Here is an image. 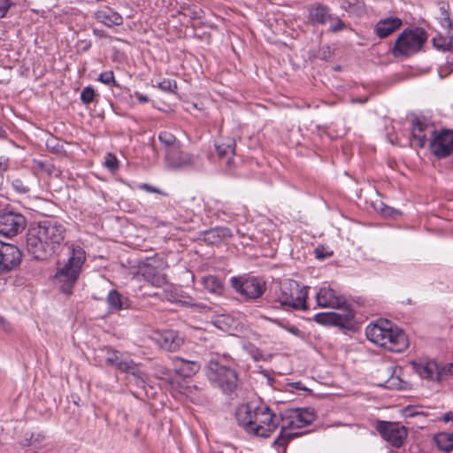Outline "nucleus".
<instances>
[{
  "label": "nucleus",
  "instance_id": "25",
  "mask_svg": "<svg viewBox=\"0 0 453 453\" xmlns=\"http://www.w3.org/2000/svg\"><path fill=\"white\" fill-rule=\"evenodd\" d=\"M189 161L188 156L180 151V145L165 152V162L173 169L182 167L188 165Z\"/></svg>",
  "mask_w": 453,
  "mask_h": 453
},
{
  "label": "nucleus",
  "instance_id": "32",
  "mask_svg": "<svg viewBox=\"0 0 453 453\" xmlns=\"http://www.w3.org/2000/svg\"><path fill=\"white\" fill-rule=\"evenodd\" d=\"M177 361L180 363L179 371L184 377H190L200 369V365L196 361H189L180 357Z\"/></svg>",
  "mask_w": 453,
  "mask_h": 453
},
{
  "label": "nucleus",
  "instance_id": "21",
  "mask_svg": "<svg viewBox=\"0 0 453 453\" xmlns=\"http://www.w3.org/2000/svg\"><path fill=\"white\" fill-rule=\"evenodd\" d=\"M398 368L391 365H385L380 370L379 372L383 374V377H387L388 379L384 380L383 383H380V386H384L389 389H401L403 387V381L399 378L398 375H395Z\"/></svg>",
  "mask_w": 453,
  "mask_h": 453
},
{
  "label": "nucleus",
  "instance_id": "14",
  "mask_svg": "<svg viewBox=\"0 0 453 453\" xmlns=\"http://www.w3.org/2000/svg\"><path fill=\"white\" fill-rule=\"evenodd\" d=\"M21 257L17 246L0 241V272H10L18 267Z\"/></svg>",
  "mask_w": 453,
  "mask_h": 453
},
{
  "label": "nucleus",
  "instance_id": "47",
  "mask_svg": "<svg viewBox=\"0 0 453 453\" xmlns=\"http://www.w3.org/2000/svg\"><path fill=\"white\" fill-rule=\"evenodd\" d=\"M9 167V160L4 157H0V175L5 173Z\"/></svg>",
  "mask_w": 453,
  "mask_h": 453
},
{
  "label": "nucleus",
  "instance_id": "27",
  "mask_svg": "<svg viewBox=\"0 0 453 453\" xmlns=\"http://www.w3.org/2000/svg\"><path fill=\"white\" fill-rule=\"evenodd\" d=\"M142 275L144 280L152 286L161 287L166 282L165 274L161 273L156 267L146 265L141 268Z\"/></svg>",
  "mask_w": 453,
  "mask_h": 453
},
{
  "label": "nucleus",
  "instance_id": "23",
  "mask_svg": "<svg viewBox=\"0 0 453 453\" xmlns=\"http://www.w3.org/2000/svg\"><path fill=\"white\" fill-rule=\"evenodd\" d=\"M402 25L403 21L399 18H386L378 21L375 26V34L380 38H385L399 29Z\"/></svg>",
  "mask_w": 453,
  "mask_h": 453
},
{
  "label": "nucleus",
  "instance_id": "6",
  "mask_svg": "<svg viewBox=\"0 0 453 453\" xmlns=\"http://www.w3.org/2000/svg\"><path fill=\"white\" fill-rule=\"evenodd\" d=\"M427 40L426 32L421 27L404 29L396 38L392 54L396 57H411L418 52Z\"/></svg>",
  "mask_w": 453,
  "mask_h": 453
},
{
  "label": "nucleus",
  "instance_id": "40",
  "mask_svg": "<svg viewBox=\"0 0 453 453\" xmlns=\"http://www.w3.org/2000/svg\"><path fill=\"white\" fill-rule=\"evenodd\" d=\"M214 149L219 157H223L226 154V144L224 138L220 135L214 142Z\"/></svg>",
  "mask_w": 453,
  "mask_h": 453
},
{
  "label": "nucleus",
  "instance_id": "30",
  "mask_svg": "<svg viewBox=\"0 0 453 453\" xmlns=\"http://www.w3.org/2000/svg\"><path fill=\"white\" fill-rule=\"evenodd\" d=\"M434 440L439 449L445 452H450L453 449V433H438Z\"/></svg>",
  "mask_w": 453,
  "mask_h": 453
},
{
  "label": "nucleus",
  "instance_id": "11",
  "mask_svg": "<svg viewBox=\"0 0 453 453\" xmlns=\"http://www.w3.org/2000/svg\"><path fill=\"white\" fill-rule=\"evenodd\" d=\"M432 153L438 157H445L453 152V131L449 129L434 130L429 142Z\"/></svg>",
  "mask_w": 453,
  "mask_h": 453
},
{
  "label": "nucleus",
  "instance_id": "48",
  "mask_svg": "<svg viewBox=\"0 0 453 453\" xmlns=\"http://www.w3.org/2000/svg\"><path fill=\"white\" fill-rule=\"evenodd\" d=\"M377 211H380L385 216H391L394 210L392 208L384 206L382 203H380V207H376Z\"/></svg>",
  "mask_w": 453,
  "mask_h": 453
},
{
  "label": "nucleus",
  "instance_id": "3",
  "mask_svg": "<svg viewBox=\"0 0 453 453\" xmlns=\"http://www.w3.org/2000/svg\"><path fill=\"white\" fill-rule=\"evenodd\" d=\"M365 335L370 342L388 351L403 352L409 347V340L403 330L387 319L369 324Z\"/></svg>",
  "mask_w": 453,
  "mask_h": 453
},
{
  "label": "nucleus",
  "instance_id": "19",
  "mask_svg": "<svg viewBox=\"0 0 453 453\" xmlns=\"http://www.w3.org/2000/svg\"><path fill=\"white\" fill-rule=\"evenodd\" d=\"M434 130L432 125L423 123L418 119H414L412 122L411 134L413 140L417 142L420 148L425 147L427 142H430Z\"/></svg>",
  "mask_w": 453,
  "mask_h": 453
},
{
  "label": "nucleus",
  "instance_id": "41",
  "mask_svg": "<svg viewBox=\"0 0 453 453\" xmlns=\"http://www.w3.org/2000/svg\"><path fill=\"white\" fill-rule=\"evenodd\" d=\"M211 322L215 326L221 330H225L226 326V317L225 314H217L211 318Z\"/></svg>",
  "mask_w": 453,
  "mask_h": 453
},
{
  "label": "nucleus",
  "instance_id": "22",
  "mask_svg": "<svg viewBox=\"0 0 453 453\" xmlns=\"http://www.w3.org/2000/svg\"><path fill=\"white\" fill-rule=\"evenodd\" d=\"M309 20L312 24L324 25L330 19L331 10L326 5L316 3L308 8Z\"/></svg>",
  "mask_w": 453,
  "mask_h": 453
},
{
  "label": "nucleus",
  "instance_id": "42",
  "mask_svg": "<svg viewBox=\"0 0 453 453\" xmlns=\"http://www.w3.org/2000/svg\"><path fill=\"white\" fill-rule=\"evenodd\" d=\"M158 88L165 92H172L173 91V88H176V82L172 81L169 79H165L161 82L158 83Z\"/></svg>",
  "mask_w": 453,
  "mask_h": 453
},
{
  "label": "nucleus",
  "instance_id": "15",
  "mask_svg": "<svg viewBox=\"0 0 453 453\" xmlns=\"http://www.w3.org/2000/svg\"><path fill=\"white\" fill-rule=\"evenodd\" d=\"M354 313L351 310L340 312H320L314 316V320L320 325H333L341 327L350 326Z\"/></svg>",
  "mask_w": 453,
  "mask_h": 453
},
{
  "label": "nucleus",
  "instance_id": "2",
  "mask_svg": "<svg viewBox=\"0 0 453 453\" xmlns=\"http://www.w3.org/2000/svg\"><path fill=\"white\" fill-rule=\"evenodd\" d=\"M235 419L248 434L267 438L280 425V417L264 403L249 402L239 405Z\"/></svg>",
  "mask_w": 453,
  "mask_h": 453
},
{
  "label": "nucleus",
  "instance_id": "1",
  "mask_svg": "<svg viewBox=\"0 0 453 453\" xmlns=\"http://www.w3.org/2000/svg\"><path fill=\"white\" fill-rule=\"evenodd\" d=\"M66 229L55 219L40 221L27 234V250L35 259L44 260L58 254L65 245Z\"/></svg>",
  "mask_w": 453,
  "mask_h": 453
},
{
  "label": "nucleus",
  "instance_id": "49",
  "mask_svg": "<svg viewBox=\"0 0 453 453\" xmlns=\"http://www.w3.org/2000/svg\"><path fill=\"white\" fill-rule=\"evenodd\" d=\"M444 375H451L453 377V363L442 366V377Z\"/></svg>",
  "mask_w": 453,
  "mask_h": 453
},
{
  "label": "nucleus",
  "instance_id": "9",
  "mask_svg": "<svg viewBox=\"0 0 453 453\" xmlns=\"http://www.w3.org/2000/svg\"><path fill=\"white\" fill-rule=\"evenodd\" d=\"M375 427L380 436L395 448L402 447L408 435L406 427L400 423L379 420Z\"/></svg>",
  "mask_w": 453,
  "mask_h": 453
},
{
  "label": "nucleus",
  "instance_id": "29",
  "mask_svg": "<svg viewBox=\"0 0 453 453\" xmlns=\"http://www.w3.org/2000/svg\"><path fill=\"white\" fill-rule=\"evenodd\" d=\"M436 19H438L441 26L447 31L452 29L453 21L450 18L449 5L447 3L441 2L439 4L438 12L436 13Z\"/></svg>",
  "mask_w": 453,
  "mask_h": 453
},
{
  "label": "nucleus",
  "instance_id": "28",
  "mask_svg": "<svg viewBox=\"0 0 453 453\" xmlns=\"http://www.w3.org/2000/svg\"><path fill=\"white\" fill-rule=\"evenodd\" d=\"M107 303L111 311L125 310L130 306L129 299L114 289L109 292Z\"/></svg>",
  "mask_w": 453,
  "mask_h": 453
},
{
  "label": "nucleus",
  "instance_id": "10",
  "mask_svg": "<svg viewBox=\"0 0 453 453\" xmlns=\"http://www.w3.org/2000/svg\"><path fill=\"white\" fill-rule=\"evenodd\" d=\"M27 220L23 215L12 211H0V234L14 236L25 229Z\"/></svg>",
  "mask_w": 453,
  "mask_h": 453
},
{
  "label": "nucleus",
  "instance_id": "5",
  "mask_svg": "<svg viewBox=\"0 0 453 453\" xmlns=\"http://www.w3.org/2000/svg\"><path fill=\"white\" fill-rule=\"evenodd\" d=\"M70 257L67 263L58 269L54 276L55 285L65 294H71L86 259L84 250L80 247H68Z\"/></svg>",
  "mask_w": 453,
  "mask_h": 453
},
{
  "label": "nucleus",
  "instance_id": "53",
  "mask_svg": "<svg viewBox=\"0 0 453 453\" xmlns=\"http://www.w3.org/2000/svg\"><path fill=\"white\" fill-rule=\"evenodd\" d=\"M211 453H224L222 450H216L215 449H211Z\"/></svg>",
  "mask_w": 453,
  "mask_h": 453
},
{
  "label": "nucleus",
  "instance_id": "52",
  "mask_svg": "<svg viewBox=\"0 0 453 453\" xmlns=\"http://www.w3.org/2000/svg\"><path fill=\"white\" fill-rule=\"evenodd\" d=\"M292 386L293 388H295L296 389H298V390H307V388L303 385V383L301 381H296V382H294L292 383Z\"/></svg>",
  "mask_w": 453,
  "mask_h": 453
},
{
  "label": "nucleus",
  "instance_id": "44",
  "mask_svg": "<svg viewBox=\"0 0 453 453\" xmlns=\"http://www.w3.org/2000/svg\"><path fill=\"white\" fill-rule=\"evenodd\" d=\"M15 4L12 0H3L0 3V19L4 18L11 7Z\"/></svg>",
  "mask_w": 453,
  "mask_h": 453
},
{
  "label": "nucleus",
  "instance_id": "54",
  "mask_svg": "<svg viewBox=\"0 0 453 453\" xmlns=\"http://www.w3.org/2000/svg\"><path fill=\"white\" fill-rule=\"evenodd\" d=\"M223 131V124H221V127H220V129H219V133H222Z\"/></svg>",
  "mask_w": 453,
  "mask_h": 453
},
{
  "label": "nucleus",
  "instance_id": "35",
  "mask_svg": "<svg viewBox=\"0 0 453 453\" xmlns=\"http://www.w3.org/2000/svg\"><path fill=\"white\" fill-rule=\"evenodd\" d=\"M327 22L330 23L329 30L332 33L342 31L347 27V25L338 16L334 14L330 15Z\"/></svg>",
  "mask_w": 453,
  "mask_h": 453
},
{
  "label": "nucleus",
  "instance_id": "8",
  "mask_svg": "<svg viewBox=\"0 0 453 453\" xmlns=\"http://www.w3.org/2000/svg\"><path fill=\"white\" fill-rule=\"evenodd\" d=\"M233 288L246 300H253L260 297L265 291V282L259 278H237L231 279Z\"/></svg>",
  "mask_w": 453,
  "mask_h": 453
},
{
  "label": "nucleus",
  "instance_id": "50",
  "mask_svg": "<svg viewBox=\"0 0 453 453\" xmlns=\"http://www.w3.org/2000/svg\"><path fill=\"white\" fill-rule=\"evenodd\" d=\"M93 33L95 35L98 36V37H107V38H110V39H112L111 36H109L107 35L104 31L103 30H100V29H97V28H94L93 29Z\"/></svg>",
  "mask_w": 453,
  "mask_h": 453
},
{
  "label": "nucleus",
  "instance_id": "38",
  "mask_svg": "<svg viewBox=\"0 0 453 453\" xmlns=\"http://www.w3.org/2000/svg\"><path fill=\"white\" fill-rule=\"evenodd\" d=\"M362 8L363 2L361 0H346L344 3V9L349 13L357 12Z\"/></svg>",
  "mask_w": 453,
  "mask_h": 453
},
{
  "label": "nucleus",
  "instance_id": "7",
  "mask_svg": "<svg viewBox=\"0 0 453 453\" xmlns=\"http://www.w3.org/2000/svg\"><path fill=\"white\" fill-rule=\"evenodd\" d=\"M308 288L294 280H285L280 284L276 301L284 308L306 310Z\"/></svg>",
  "mask_w": 453,
  "mask_h": 453
},
{
  "label": "nucleus",
  "instance_id": "4",
  "mask_svg": "<svg viewBox=\"0 0 453 453\" xmlns=\"http://www.w3.org/2000/svg\"><path fill=\"white\" fill-rule=\"evenodd\" d=\"M315 417L313 410L308 408L286 411L284 415L280 418V421L282 422L281 431L274 440L273 445L285 448L292 439L300 435L298 433H290L288 430L304 427L311 424L315 420Z\"/></svg>",
  "mask_w": 453,
  "mask_h": 453
},
{
  "label": "nucleus",
  "instance_id": "31",
  "mask_svg": "<svg viewBox=\"0 0 453 453\" xmlns=\"http://www.w3.org/2000/svg\"><path fill=\"white\" fill-rule=\"evenodd\" d=\"M204 288L211 293L221 295L224 291V283L215 275H209L203 278Z\"/></svg>",
  "mask_w": 453,
  "mask_h": 453
},
{
  "label": "nucleus",
  "instance_id": "24",
  "mask_svg": "<svg viewBox=\"0 0 453 453\" xmlns=\"http://www.w3.org/2000/svg\"><path fill=\"white\" fill-rule=\"evenodd\" d=\"M95 18L107 27L119 26L123 23L122 16L111 8L97 11L95 13Z\"/></svg>",
  "mask_w": 453,
  "mask_h": 453
},
{
  "label": "nucleus",
  "instance_id": "33",
  "mask_svg": "<svg viewBox=\"0 0 453 453\" xmlns=\"http://www.w3.org/2000/svg\"><path fill=\"white\" fill-rule=\"evenodd\" d=\"M158 140L164 146L165 153L171 150L177 148L180 145V142L176 139L175 135L168 131H162L158 134Z\"/></svg>",
  "mask_w": 453,
  "mask_h": 453
},
{
  "label": "nucleus",
  "instance_id": "37",
  "mask_svg": "<svg viewBox=\"0 0 453 453\" xmlns=\"http://www.w3.org/2000/svg\"><path fill=\"white\" fill-rule=\"evenodd\" d=\"M106 168L111 173L116 172L119 169V161L117 157L112 153H107L104 157V163Z\"/></svg>",
  "mask_w": 453,
  "mask_h": 453
},
{
  "label": "nucleus",
  "instance_id": "26",
  "mask_svg": "<svg viewBox=\"0 0 453 453\" xmlns=\"http://www.w3.org/2000/svg\"><path fill=\"white\" fill-rule=\"evenodd\" d=\"M101 351L104 354L105 362L108 365L116 366L118 370H127L129 368L119 351L111 347H104Z\"/></svg>",
  "mask_w": 453,
  "mask_h": 453
},
{
  "label": "nucleus",
  "instance_id": "34",
  "mask_svg": "<svg viewBox=\"0 0 453 453\" xmlns=\"http://www.w3.org/2000/svg\"><path fill=\"white\" fill-rule=\"evenodd\" d=\"M126 363H127L129 368L127 370H120L123 372H127L134 376L136 380L137 385H142L144 383V380L142 378V373L139 370L137 365L132 359H126Z\"/></svg>",
  "mask_w": 453,
  "mask_h": 453
},
{
  "label": "nucleus",
  "instance_id": "51",
  "mask_svg": "<svg viewBox=\"0 0 453 453\" xmlns=\"http://www.w3.org/2000/svg\"><path fill=\"white\" fill-rule=\"evenodd\" d=\"M135 96L140 103H147L149 101V97L145 95L135 93Z\"/></svg>",
  "mask_w": 453,
  "mask_h": 453
},
{
  "label": "nucleus",
  "instance_id": "39",
  "mask_svg": "<svg viewBox=\"0 0 453 453\" xmlns=\"http://www.w3.org/2000/svg\"><path fill=\"white\" fill-rule=\"evenodd\" d=\"M98 81L106 85L112 84L113 86H116V87L119 86V84L115 81L114 74H113L112 71H107V72L102 73L98 77Z\"/></svg>",
  "mask_w": 453,
  "mask_h": 453
},
{
  "label": "nucleus",
  "instance_id": "12",
  "mask_svg": "<svg viewBox=\"0 0 453 453\" xmlns=\"http://www.w3.org/2000/svg\"><path fill=\"white\" fill-rule=\"evenodd\" d=\"M206 373L209 380L215 387L221 388L223 392L226 391V357L225 356L211 357L207 365Z\"/></svg>",
  "mask_w": 453,
  "mask_h": 453
},
{
  "label": "nucleus",
  "instance_id": "18",
  "mask_svg": "<svg viewBox=\"0 0 453 453\" xmlns=\"http://www.w3.org/2000/svg\"><path fill=\"white\" fill-rule=\"evenodd\" d=\"M154 339L161 349L171 352L179 349L183 342L178 332L173 330L156 333Z\"/></svg>",
  "mask_w": 453,
  "mask_h": 453
},
{
  "label": "nucleus",
  "instance_id": "36",
  "mask_svg": "<svg viewBox=\"0 0 453 453\" xmlns=\"http://www.w3.org/2000/svg\"><path fill=\"white\" fill-rule=\"evenodd\" d=\"M96 93L91 86L85 87L81 93V100L82 104L88 105L94 102Z\"/></svg>",
  "mask_w": 453,
  "mask_h": 453
},
{
  "label": "nucleus",
  "instance_id": "16",
  "mask_svg": "<svg viewBox=\"0 0 453 453\" xmlns=\"http://www.w3.org/2000/svg\"><path fill=\"white\" fill-rule=\"evenodd\" d=\"M413 370L423 379L431 380H441L442 379V366H440L435 361H413L411 362Z\"/></svg>",
  "mask_w": 453,
  "mask_h": 453
},
{
  "label": "nucleus",
  "instance_id": "13",
  "mask_svg": "<svg viewBox=\"0 0 453 453\" xmlns=\"http://www.w3.org/2000/svg\"><path fill=\"white\" fill-rule=\"evenodd\" d=\"M8 181L15 193L27 196H30L39 183L37 177L31 172L12 173L8 176Z\"/></svg>",
  "mask_w": 453,
  "mask_h": 453
},
{
  "label": "nucleus",
  "instance_id": "43",
  "mask_svg": "<svg viewBox=\"0 0 453 453\" xmlns=\"http://www.w3.org/2000/svg\"><path fill=\"white\" fill-rule=\"evenodd\" d=\"M190 306L193 308L194 311H198L201 313H207L211 311H212V307L204 303H193L190 304Z\"/></svg>",
  "mask_w": 453,
  "mask_h": 453
},
{
  "label": "nucleus",
  "instance_id": "45",
  "mask_svg": "<svg viewBox=\"0 0 453 453\" xmlns=\"http://www.w3.org/2000/svg\"><path fill=\"white\" fill-rule=\"evenodd\" d=\"M316 257L323 260L325 258L330 257L333 255L332 251H326L324 247H318L315 249Z\"/></svg>",
  "mask_w": 453,
  "mask_h": 453
},
{
  "label": "nucleus",
  "instance_id": "46",
  "mask_svg": "<svg viewBox=\"0 0 453 453\" xmlns=\"http://www.w3.org/2000/svg\"><path fill=\"white\" fill-rule=\"evenodd\" d=\"M140 188L142 190H145L146 192H149V193H157V194L165 195V193L163 191H161L159 188L150 186L146 183L142 184L140 186Z\"/></svg>",
  "mask_w": 453,
  "mask_h": 453
},
{
  "label": "nucleus",
  "instance_id": "20",
  "mask_svg": "<svg viewBox=\"0 0 453 453\" xmlns=\"http://www.w3.org/2000/svg\"><path fill=\"white\" fill-rule=\"evenodd\" d=\"M250 394L248 388L238 381L235 371L228 369V399L246 400Z\"/></svg>",
  "mask_w": 453,
  "mask_h": 453
},
{
  "label": "nucleus",
  "instance_id": "17",
  "mask_svg": "<svg viewBox=\"0 0 453 453\" xmlns=\"http://www.w3.org/2000/svg\"><path fill=\"white\" fill-rule=\"evenodd\" d=\"M318 306L320 308L340 309L344 303L343 296L337 295L336 292L329 287H322L316 295Z\"/></svg>",
  "mask_w": 453,
  "mask_h": 453
}]
</instances>
